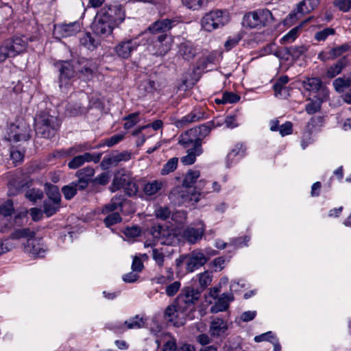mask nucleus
Segmentation results:
<instances>
[{
  "label": "nucleus",
  "mask_w": 351,
  "mask_h": 351,
  "mask_svg": "<svg viewBox=\"0 0 351 351\" xmlns=\"http://www.w3.org/2000/svg\"><path fill=\"white\" fill-rule=\"evenodd\" d=\"M34 125L37 135L50 139L56 135L60 123L56 116L48 112H40L34 118Z\"/></svg>",
  "instance_id": "obj_1"
},
{
  "label": "nucleus",
  "mask_w": 351,
  "mask_h": 351,
  "mask_svg": "<svg viewBox=\"0 0 351 351\" xmlns=\"http://www.w3.org/2000/svg\"><path fill=\"white\" fill-rule=\"evenodd\" d=\"M275 19L267 9H259L245 14L243 19V26L249 28H261L272 25Z\"/></svg>",
  "instance_id": "obj_2"
},
{
  "label": "nucleus",
  "mask_w": 351,
  "mask_h": 351,
  "mask_svg": "<svg viewBox=\"0 0 351 351\" xmlns=\"http://www.w3.org/2000/svg\"><path fill=\"white\" fill-rule=\"evenodd\" d=\"M229 22L228 13L225 10H215L206 13L201 19L202 27L206 32L221 28Z\"/></svg>",
  "instance_id": "obj_3"
},
{
  "label": "nucleus",
  "mask_w": 351,
  "mask_h": 351,
  "mask_svg": "<svg viewBox=\"0 0 351 351\" xmlns=\"http://www.w3.org/2000/svg\"><path fill=\"white\" fill-rule=\"evenodd\" d=\"M201 292L191 287H184L176 298L178 309L182 313L193 311L195 304L199 300Z\"/></svg>",
  "instance_id": "obj_4"
},
{
  "label": "nucleus",
  "mask_w": 351,
  "mask_h": 351,
  "mask_svg": "<svg viewBox=\"0 0 351 351\" xmlns=\"http://www.w3.org/2000/svg\"><path fill=\"white\" fill-rule=\"evenodd\" d=\"M38 39L36 36L28 37L25 35L14 36L5 40L3 43L10 56L15 57L26 51L28 42H32Z\"/></svg>",
  "instance_id": "obj_5"
},
{
  "label": "nucleus",
  "mask_w": 351,
  "mask_h": 351,
  "mask_svg": "<svg viewBox=\"0 0 351 351\" xmlns=\"http://www.w3.org/2000/svg\"><path fill=\"white\" fill-rule=\"evenodd\" d=\"M75 63L76 75L85 81L92 80L98 69L97 62L93 59L79 58Z\"/></svg>",
  "instance_id": "obj_6"
},
{
  "label": "nucleus",
  "mask_w": 351,
  "mask_h": 351,
  "mask_svg": "<svg viewBox=\"0 0 351 351\" xmlns=\"http://www.w3.org/2000/svg\"><path fill=\"white\" fill-rule=\"evenodd\" d=\"M148 41L152 48L150 51L155 56H165L171 49V38L167 34L150 36Z\"/></svg>",
  "instance_id": "obj_7"
},
{
  "label": "nucleus",
  "mask_w": 351,
  "mask_h": 351,
  "mask_svg": "<svg viewBox=\"0 0 351 351\" xmlns=\"http://www.w3.org/2000/svg\"><path fill=\"white\" fill-rule=\"evenodd\" d=\"M128 206L129 210H125L127 215H131L135 213L136 208L132 201L128 200L124 195H116L113 196L110 202L105 204L101 209L103 214H108L110 213H115L114 211L119 209L121 212L124 211V207Z\"/></svg>",
  "instance_id": "obj_8"
},
{
  "label": "nucleus",
  "mask_w": 351,
  "mask_h": 351,
  "mask_svg": "<svg viewBox=\"0 0 351 351\" xmlns=\"http://www.w3.org/2000/svg\"><path fill=\"white\" fill-rule=\"evenodd\" d=\"M98 12L113 27L121 24L125 17V10L121 5H105Z\"/></svg>",
  "instance_id": "obj_9"
},
{
  "label": "nucleus",
  "mask_w": 351,
  "mask_h": 351,
  "mask_svg": "<svg viewBox=\"0 0 351 351\" xmlns=\"http://www.w3.org/2000/svg\"><path fill=\"white\" fill-rule=\"evenodd\" d=\"M151 234L162 245H170L176 241L174 230L167 226L155 225L152 228Z\"/></svg>",
  "instance_id": "obj_10"
},
{
  "label": "nucleus",
  "mask_w": 351,
  "mask_h": 351,
  "mask_svg": "<svg viewBox=\"0 0 351 351\" xmlns=\"http://www.w3.org/2000/svg\"><path fill=\"white\" fill-rule=\"evenodd\" d=\"M30 132V127L25 122L21 121L17 125L12 124L8 133V140L15 143L21 141H27L31 137Z\"/></svg>",
  "instance_id": "obj_11"
},
{
  "label": "nucleus",
  "mask_w": 351,
  "mask_h": 351,
  "mask_svg": "<svg viewBox=\"0 0 351 351\" xmlns=\"http://www.w3.org/2000/svg\"><path fill=\"white\" fill-rule=\"evenodd\" d=\"M140 46V43L136 38L125 39L115 46L114 51L119 58L128 59Z\"/></svg>",
  "instance_id": "obj_12"
},
{
  "label": "nucleus",
  "mask_w": 351,
  "mask_h": 351,
  "mask_svg": "<svg viewBox=\"0 0 351 351\" xmlns=\"http://www.w3.org/2000/svg\"><path fill=\"white\" fill-rule=\"evenodd\" d=\"M59 72L60 86L66 84L76 74L75 61H63L55 64Z\"/></svg>",
  "instance_id": "obj_13"
},
{
  "label": "nucleus",
  "mask_w": 351,
  "mask_h": 351,
  "mask_svg": "<svg viewBox=\"0 0 351 351\" xmlns=\"http://www.w3.org/2000/svg\"><path fill=\"white\" fill-rule=\"evenodd\" d=\"M302 86L307 91L317 93V97H328L329 91L319 77H306Z\"/></svg>",
  "instance_id": "obj_14"
},
{
  "label": "nucleus",
  "mask_w": 351,
  "mask_h": 351,
  "mask_svg": "<svg viewBox=\"0 0 351 351\" xmlns=\"http://www.w3.org/2000/svg\"><path fill=\"white\" fill-rule=\"evenodd\" d=\"M91 28L96 35L99 36H106L112 33L114 27L111 25L109 21L102 17V15L99 12H97L92 23Z\"/></svg>",
  "instance_id": "obj_15"
},
{
  "label": "nucleus",
  "mask_w": 351,
  "mask_h": 351,
  "mask_svg": "<svg viewBox=\"0 0 351 351\" xmlns=\"http://www.w3.org/2000/svg\"><path fill=\"white\" fill-rule=\"evenodd\" d=\"M205 225L202 221L196 223L195 226H188L182 232L183 238L189 243L199 242L204 234Z\"/></svg>",
  "instance_id": "obj_16"
},
{
  "label": "nucleus",
  "mask_w": 351,
  "mask_h": 351,
  "mask_svg": "<svg viewBox=\"0 0 351 351\" xmlns=\"http://www.w3.org/2000/svg\"><path fill=\"white\" fill-rule=\"evenodd\" d=\"M186 269L187 272H193L200 267L204 265L208 258L199 250H193L190 254H186Z\"/></svg>",
  "instance_id": "obj_17"
},
{
  "label": "nucleus",
  "mask_w": 351,
  "mask_h": 351,
  "mask_svg": "<svg viewBox=\"0 0 351 351\" xmlns=\"http://www.w3.org/2000/svg\"><path fill=\"white\" fill-rule=\"evenodd\" d=\"M222 124L219 122H216L215 120H213L207 122L205 124H202L199 127L193 128L189 130V134H194L196 141L195 144L199 141L200 147H202V139L207 136L212 129L221 126Z\"/></svg>",
  "instance_id": "obj_18"
},
{
  "label": "nucleus",
  "mask_w": 351,
  "mask_h": 351,
  "mask_svg": "<svg viewBox=\"0 0 351 351\" xmlns=\"http://www.w3.org/2000/svg\"><path fill=\"white\" fill-rule=\"evenodd\" d=\"M173 23L174 21L169 19L158 20L147 28V32L150 34V36L167 34L172 28Z\"/></svg>",
  "instance_id": "obj_19"
},
{
  "label": "nucleus",
  "mask_w": 351,
  "mask_h": 351,
  "mask_svg": "<svg viewBox=\"0 0 351 351\" xmlns=\"http://www.w3.org/2000/svg\"><path fill=\"white\" fill-rule=\"evenodd\" d=\"M87 97L83 95L79 101H71L66 106V113L71 117H75L87 112L85 105L87 104Z\"/></svg>",
  "instance_id": "obj_20"
},
{
  "label": "nucleus",
  "mask_w": 351,
  "mask_h": 351,
  "mask_svg": "<svg viewBox=\"0 0 351 351\" xmlns=\"http://www.w3.org/2000/svg\"><path fill=\"white\" fill-rule=\"evenodd\" d=\"M188 193V191H184L180 187H177L171 191L170 198L171 199L172 202L178 205L183 204L186 201H198V198L196 197L195 194L192 193L191 197H189Z\"/></svg>",
  "instance_id": "obj_21"
},
{
  "label": "nucleus",
  "mask_w": 351,
  "mask_h": 351,
  "mask_svg": "<svg viewBox=\"0 0 351 351\" xmlns=\"http://www.w3.org/2000/svg\"><path fill=\"white\" fill-rule=\"evenodd\" d=\"M319 4V0H304L301 1L298 5L295 10L289 14L290 19H293L297 16V14H300L304 15L306 13L314 10Z\"/></svg>",
  "instance_id": "obj_22"
},
{
  "label": "nucleus",
  "mask_w": 351,
  "mask_h": 351,
  "mask_svg": "<svg viewBox=\"0 0 351 351\" xmlns=\"http://www.w3.org/2000/svg\"><path fill=\"white\" fill-rule=\"evenodd\" d=\"M234 300L232 293H223L218 298L216 303L210 307V313H217L226 311L229 308L230 302Z\"/></svg>",
  "instance_id": "obj_23"
},
{
  "label": "nucleus",
  "mask_w": 351,
  "mask_h": 351,
  "mask_svg": "<svg viewBox=\"0 0 351 351\" xmlns=\"http://www.w3.org/2000/svg\"><path fill=\"white\" fill-rule=\"evenodd\" d=\"M145 324V321L143 317H140L138 315H136L130 320H127L123 325H111L108 326L110 330H112L114 332H119L121 329L126 326L128 329H138L143 328Z\"/></svg>",
  "instance_id": "obj_24"
},
{
  "label": "nucleus",
  "mask_w": 351,
  "mask_h": 351,
  "mask_svg": "<svg viewBox=\"0 0 351 351\" xmlns=\"http://www.w3.org/2000/svg\"><path fill=\"white\" fill-rule=\"evenodd\" d=\"M56 29L62 37L75 35L81 31V25L78 21L59 25Z\"/></svg>",
  "instance_id": "obj_25"
},
{
  "label": "nucleus",
  "mask_w": 351,
  "mask_h": 351,
  "mask_svg": "<svg viewBox=\"0 0 351 351\" xmlns=\"http://www.w3.org/2000/svg\"><path fill=\"white\" fill-rule=\"evenodd\" d=\"M228 324L220 317H215L210 322L209 332L211 336L219 337L228 330Z\"/></svg>",
  "instance_id": "obj_26"
},
{
  "label": "nucleus",
  "mask_w": 351,
  "mask_h": 351,
  "mask_svg": "<svg viewBox=\"0 0 351 351\" xmlns=\"http://www.w3.org/2000/svg\"><path fill=\"white\" fill-rule=\"evenodd\" d=\"M349 64V60L346 56H343L336 63L329 66L326 71V76L330 79L334 78Z\"/></svg>",
  "instance_id": "obj_27"
},
{
  "label": "nucleus",
  "mask_w": 351,
  "mask_h": 351,
  "mask_svg": "<svg viewBox=\"0 0 351 351\" xmlns=\"http://www.w3.org/2000/svg\"><path fill=\"white\" fill-rule=\"evenodd\" d=\"M132 178L133 177L130 173H118L112 180V184L110 187V191L114 193L119 189H123L124 186H125V185L132 180Z\"/></svg>",
  "instance_id": "obj_28"
},
{
  "label": "nucleus",
  "mask_w": 351,
  "mask_h": 351,
  "mask_svg": "<svg viewBox=\"0 0 351 351\" xmlns=\"http://www.w3.org/2000/svg\"><path fill=\"white\" fill-rule=\"evenodd\" d=\"M24 251L28 254L39 257H43L45 253V250L40 243V239H37L35 237L24 243Z\"/></svg>",
  "instance_id": "obj_29"
},
{
  "label": "nucleus",
  "mask_w": 351,
  "mask_h": 351,
  "mask_svg": "<svg viewBox=\"0 0 351 351\" xmlns=\"http://www.w3.org/2000/svg\"><path fill=\"white\" fill-rule=\"evenodd\" d=\"M178 53L184 60H190L195 56L197 50L190 41H185L179 45Z\"/></svg>",
  "instance_id": "obj_30"
},
{
  "label": "nucleus",
  "mask_w": 351,
  "mask_h": 351,
  "mask_svg": "<svg viewBox=\"0 0 351 351\" xmlns=\"http://www.w3.org/2000/svg\"><path fill=\"white\" fill-rule=\"evenodd\" d=\"M187 155L181 158V162L184 165H189L195 162L196 156L202 153V148L200 147L199 141H197L194 147L187 149Z\"/></svg>",
  "instance_id": "obj_31"
},
{
  "label": "nucleus",
  "mask_w": 351,
  "mask_h": 351,
  "mask_svg": "<svg viewBox=\"0 0 351 351\" xmlns=\"http://www.w3.org/2000/svg\"><path fill=\"white\" fill-rule=\"evenodd\" d=\"M205 112L200 108H195L189 114L183 117L179 123L182 126L199 121L204 119Z\"/></svg>",
  "instance_id": "obj_32"
},
{
  "label": "nucleus",
  "mask_w": 351,
  "mask_h": 351,
  "mask_svg": "<svg viewBox=\"0 0 351 351\" xmlns=\"http://www.w3.org/2000/svg\"><path fill=\"white\" fill-rule=\"evenodd\" d=\"M328 97H317L316 99L308 98L307 101L310 102L306 105L305 110L308 114H315L321 110L322 103Z\"/></svg>",
  "instance_id": "obj_33"
},
{
  "label": "nucleus",
  "mask_w": 351,
  "mask_h": 351,
  "mask_svg": "<svg viewBox=\"0 0 351 351\" xmlns=\"http://www.w3.org/2000/svg\"><path fill=\"white\" fill-rule=\"evenodd\" d=\"M61 202L50 199H45L43 203V213L47 217L55 215L60 208Z\"/></svg>",
  "instance_id": "obj_34"
},
{
  "label": "nucleus",
  "mask_w": 351,
  "mask_h": 351,
  "mask_svg": "<svg viewBox=\"0 0 351 351\" xmlns=\"http://www.w3.org/2000/svg\"><path fill=\"white\" fill-rule=\"evenodd\" d=\"M36 232L29 228L17 229L14 230L10 235V238L12 239H25L26 241L32 239L35 237Z\"/></svg>",
  "instance_id": "obj_35"
},
{
  "label": "nucleus",
  "mask_w": 351,
  "mask_h": 351,
  "mask_svg": "<svg viewBox=\"0 0 351 351\" xmlns=\"http://www.w3.org/2000/svg\"><path fill=\"white\" fill-rule=\"evenodd\" d=\"M332 84L337 93H343L345 89L351 86V78L346 76L338 77L333 81Z\"/></svg>",
  "instance_id": "obj_36"
},
{
  "label": "nucleus",
  "mask_w": 351,
  "mask_h": 351,
  "mask_svg": "<svg viewBox=\"0 0 351 351\" xmlns=\"http://www.w3.org/2000/svg\"><path fill=\"white\" fill-rule=\"evenodd\" d=\"M162 186L163 183L161 181L153 180L145 185L143 191L147 195H154L162 189Z\"/></svg>",
  "instance_id": "obj_37"
},
{
  "label": "nucleus",
  "mask_w": 351,
  "mask_h": 351,
  "mask_svg": "<svg viewBox=\"0 0 351 351\" xmlns=\"http://www.w3.org/2000/svg\"><path fill=\"white\" fill-rule=\"evenodd\" d=\"M45 193L47 196L46 199L61 202V195L57 186L52 184H46Z\"/></svg>",
  "instance_id": "obj_38"
},
{
  "label": "nucleus",
  "mask_w": 351,
  "mask_h": 351,
  "mask_svg": "<svg viewBox=\"0 0 351 351\" xmlns=\"http://www.w3.org/2000/svg\"><path fill=\"white\" fill-rule=\"evenodd\" d=\"M311 18L302 21L299 25L291 29L287 34H285L281 39L283 43H291L295 40L298 36L300 29L302 28L304 24L310 21Z\"/></svg>",
  "instance_id": "obj_39"
},
{
  "label": "nucleus",
  "mask_w": 351,
  "mask_h": 351,
  "mask_svg": "<svg viewBox=\"0 0 351 351\" xmlns=\"http://www.w3.org/2000/svg\"><path fill=\"white\" fill-rule=\"evenodd\" d=\"M88 149L85 145H77L67 149H61L57 152V156L59 157H66L73 156L77 153L82 152Z\"/></svg>",
  "instance_id": "obj_40"
},
{
  "label": "nucleus",
  "mask_w": 351,
  "mask_h": 351,
  "mask_svg": "<svg viewBox=\"0 0 351 351\" xmlns=\"http://www.w3.org/2000/svg\"><path fill=\"white\" fill-rule=\"evenodd\" d=\"M200 173L197 170H189L182 182V185L186 188H191L199 178Z\"/></svg>",
  "instance_id": "obj_41"
},
{
  "label": "nucleus",
  "mask_w": 351,
  "mask_h": 351,
  "mask_svg": "<svg viewBox=\"0 0 351 351\" xmlns=\"http://www.w3.org/2000/svg\"><path fill=\"white\" fill-rule=\"evenodd\" d=\"M95 174V169L91 167H86L81 169H79L75 173V176L81 179L88 182V183H90V180L93 179L92 177Z\"/></svg>",
  "instance_id": "obj_42"
},
{
  "label": "nucleus",
  "mask_w": 351,
  "mask_h": 351,
  "mask_svg": "<svg viewBox=\"0 0 351 351\" xmlns=\"http://www.w3.org/2000/svg\"><path fill=\"white\" fill-rule=\"evenodd\" d=\"M195 141L196 138H195V134L193 133L189 134V130L184 134L181 135L179 143L183 145L185 148L189 149L194 147Z\"/></svg>",
  "instance_id": "obj_43"
},
{
  "label": "nucleus",
  "mask_w": 351,
  "mask_h": 351,
  "mask_svg": "<svg viewBox=\"0 0 351 351\" xmlns=\"http://www.w3.org/2000/svg\"><path fill=\"white\" fill-rule=\"evenodd\" d=\"M80 44L88 49H93L98 45L99 41L93 38L90 33H86L80 39Z\"/></svg>",
  "instance_id": "obj_44"
},
{
  "label": "nucleus",
  "mask_w": 351,
  "mask_h": 351,
  "mask_svg": "<svg viewBox=\"0 0 351 351\" xmlns=\"http://www.w3.org/2000/svg\"><path fill=\"white\" fill-rule=\"evenodd\" d=\"M182 2L187 8L197 10L206 6L208 0H182Z\"/></svg>",
  "instance_id": "obj_45"
},
{
  "label": "nucleus",
  "mask_w": 351,
  "mask_h": 351,
  "mask_svg": "<svg viewBox=\"0 0 351 351\" xmlns=\"http://www.w3.org/2000/svg\"><path fill=\"white\" fill-rule=\"evenodd\" d=\"M288 53H289V56H291L293 59L297 60L302 55L304 54L307 51V47L305 45H299V46H293L288 47Z\"/></svg>",
  "instance_id": "obj_46"
},
{
  "label": "nucleus",
  "mask_w": 351,
  "mask_h": 351,
  "mask_svg": "<svg viewBox=\"0 0 351 351\" xmlns=\"http://www.w3.org/2000/svg\"><path fill=\"white\" fill-rule=\"evenodd\" d=\"M14 211L13 202L11 199H8L5 202L0 205V215L4 217H10Z\"/></svg>",
  "instance_id": "obj_47"
},
{
  "label": "nucleus",
  "mask_w": 351,
  "mask_h": 351,
  "mask_svg": "<svg viewBox=\"0 0 351 351\" xmlns=\"http://www.w3.org/2000/svg\"><path fill=\"white\" fill-rule=\"evenodd\" d=\"M178 158L176 157H173L169 160L167 163H165L161 169L162 175H167L171 172H173L178 166Z\"/></svg>",
  "instance_id": "obj_48"
},
{
  "label": "nucleus",
  "mask_w": 351,
  "mask_h": 351,
  "mask_svg": "<svg viewBox=\"0 0 351 351\" xmlns=\"http://www.w3.org/2000/svg\"><path fill=\"white\" fill-rule=\"evenodd\" d=\"M122 221V218L118 212L108 213L106 217L104 219V223L106 227H110Z\"/></svg>",
  "instance_id": "obj_49"
},
{
  "label": "nucleus",
  "mask_w": 351,
  "mask_h": 351,
  "mask_svg": "<svg viewBox=\"0 0 351 351\" xmlns=\"http://www.w3.org/2000/svg\"><path fill=\"white\" fill-rule=\"evenodd\" d=\"M178 311H180V309H178V303L176 304H172L166 308L164 317L169 322H173L174 318L176 317V314Z\"/></svg>",
  "instance_id": "obj_50"
},
{
  "label": "nucleus",
  "mask_w": 351,
  "mask_h": 351,
  "mask_svg": "<svg viewBox=\"0 0 351 351\" xmlns=\"http://www.w3.org/2000/svg\"><path fill=\"white\" fill-rule=\"evenodd\" d=\"M110 178V177L109 173L103 172L96 178L92 179L90 180V183L92 184L93 186H95L96 184L106 186L109 182Z\"/></svg>",
  "instance_id": "obj_51"
},
{
  "label": "nucleus",
  "mask_w": 351,
  "mask_h": 351,
  "mask_svg": "<svg viewBox=\"0 0 351 351\" xmlns=\"http://www.w3.org/2000/svg\"><path fill=\"white\" fill-rule=\"evenodd\" d=\"M123 189L127 195L132 197L136 195L138 191V186L134 178H132V180H130V182H129Z\"/></svg>",
  "instance_id": "obj_52"
},
{
  "label": "nucleus",
  "mask_w": 351,
  "mask_h": 351,
  "mask_svg": "<svg viewBox=\"0 0 351 351\" xmlns=\"http://www.w3.org/2000/svg\"><path fill=\"white\" fill-rule=\"evenodd\" d=\"M25 196L29 200L35 202L43 198V193L40 189H32L25 192Z\"/></svg>",
  "instance_id": "obj_53"
},
{
  "label": "nucleus",
  "mask_w": 351,
  "mask_h": 351,
  "mask_svg": "<svg viewBox=\"0 0 351 351\" xmlns=\"http://www.w3.org/2000/svg\"><path fill=\"white\" fill-rule=\"evenodd\" d=\"M138 116L139 112H134L125 117L124 118V120H125V123H124V128L128 130L136 124L139 121Z\"/></svg>",
  "instance_id": "obj_54"
},
{
  "label": "nucleus",
  "mask_w": 351,
  "mask_h": 351,
  "mask_svg": "<svg viewBox=\"0 0 351 351\" xmlns=\"http://www.w3.org/2000/svg\"><path fill=\"white\" fill-rule=\"evenodd\" d=\"M62 192L66 199H71L76 194V189L70 183L68 185L64 186L62 188Z\"/></svg>",
  "instance_id": "obj_55"
},
{
  "label": "nucleus",
  "mask_w": 351,
  "mask_h": 351,
  "mask_svg": "<svg viewBox=\"0 0 351 351\" xmlns=\"http://www.w3.org/2000/svg\"><path fill=\"white\" fill-rule=\"evenodd\" d=\"M156 217L162 220H167L170 218L171 212L168 207H160L155 211Z\"/></svg>",
  "instance_id": "obj_56"
},
{
  "label": "nucleus",
  "mask_w": 351,
  "mask_h": 351,
  "mask_svg": "<svg viewBox=\"0 0 351 351\" xmlns=\"http://www.w3.org/2000/svg\"><path fill=\"white\" fill-rule=\"evenodd\" d=\"M163 123L161 120H156L151 124H147L146 125L142 126L139 128L138 129L134 130L132 133L133 135H138L141 132V131L144 129L148 128L149 127H152L154 130H157L162 127Z\"/></svg>",
  "instance_id": "obj_57"
},
{
  "label": "nucleus",
  "mask_w": 351,
  "mask_h": 351,
  "mask_svg": "<svg viewBox=\"0 0 351 351\" xmlns=\"http://www.w3.org/2000/svg\"><path fill=\"white\" fill-rule=\"evenodd\" d=\"M101 153H93L90 154L88 152H86L84 154L82 155V157L83 158L84 162H88L93 161L95 163H97L99 162L101 158Z\"/></svg>",
  "instance_id": "obj_58"
},
{
  "label": "nucleus",
  "mask_w": 351,
  "mask_h": 351,
  "mask_svg": "<svg viewBox=\"0 0 351 351\" xmlns=\"http://www.w3.org/2000/svg\"><path fill=\"white\" fill-rule=\"evenodd\" d=\"M181 286V283L179 281H175L171 284H169L166 287V294L169 297L174 296L179 291Z\"/></svg>",
  "instance_id": "obj_59"
},
{
  "label": "nucleus",
  "mask_w": 351,
  "mask_h": 351,
  "mask_svg": "<svg viewBox=\"0 0 351 351\" xmlns=\"http://www.w3.org/2000/svg\"><path fill=\"white\" fill-rule=\"evenodd\" d=\"M117 165V164L116 162L113 153H112L108 157H104L100 164L103 169H108L110 167L116 166Z\"/></svg>",
  "instance_id": "obj_60"
},
{
  "label": "nucleus",
  "mask_w": 351,
  "mask_h": 351,
  "mask_svg": "<svg viewBox=\"0 0 351 351\" xmlns=\"http://www.w3.org/2000/svg\"><path fill=\"white\" fill-rule=\"evenodd\" d=\"M240 97L235 93L231 92H226L223 94L222 103L223 104H234L237 102Z\"/></svg>",
  "instance_id": "obj_61"
},
{
  "label": "nucleus",
  "mask_w": 351,
  "mask_h": 351,
  "mask_svg": "<svg viewBox=\"0 0 351 351\" xmlns=\"http://www.w3.org/2000/svg\"><path fill=\"white\" fill-rule=\"evenodd\" d=\"M334 5L341 11L346 12L351 9V0H335Z\"/></svg>",
  "instance_id": "obj_62"
},
{
  "label": "nucleus",
  "mask_w": 351,
  "mask_h": 351,
  "mask_svg": "<svg viewBox=\"0 0 351 351\" xmlns=\"http://www.w3.org/2000/svg\"><path fill=\"white\" fill-rule=\"evenodd\" d=\"M335 34V29L332 28H326L322 31H319L315 34V38L317 40H324L329 35Z\"/></svg>",
  "instance_id": "obj_63"
},
{
  "label": "nucleus",
  "mask_w": 351,
  "mask_h": 351,
  "mask_svg": "<svg viewBox=\"0 0 351 351\" xmlns=\"http://www.w3.org/2000/svg\"><path fill=\"white\" fill-rule=\"evenodd\" d=\"M211 277L208 271L203 272L199 276V282L204 289L211 282Z\"/></svg>",
  "instance_id": "obj_64"
}]
</instances>
